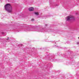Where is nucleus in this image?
I'll list each match as a JSON object with an SVG mask.
<instances>
[{"mask_svg":"<svg viewBox=\"0 0 79 79\" xmlns=\"http://www.w3.org/2000/svg\"><path fill=\"white\" fill-rule=\"evenodd\" d=\"M5 8L6 10L9 13H11L13 11V9H12V7L11 6L10 4H6L5 6Z\"/></svg>","mask_w":79,"mask_h":79,"instance_id":"f257e3e1","label":"nucleus"},{"mask_svg":"<svg viewBox=\"0 0 79 79\" xmlns=\"http://www.w3.org/2000/svg\"><path fill=\"white\" fill-rule=\"evenodd\" d=\"M73 18V16L72 15L67 16L66 18V21H70V20H71V19H72Z\"/></svg>","mask_w":79,"mask_h":79,"instance_id":"f03ea898","label":"nucleus"},{"mask_svg":"<svg viewBox=\"0 0 79 79\" xmlns=\"http://www.w3.org/2000/svg\"><path fill=\"white\" fill-rule=\"evenodd\" d=\"M34 8H33V7H30L29 9V10L30 11H34Z\"/></svg>","mask_w":79,"mask_h":79,"instance_id":"7ed1b4c3","label":"nucleus"},{"mask_svg":"<svg viewBox=\"0 0 79 79\" xmlns=\"http://www.w3.org/2000/svg\"><path fill=\"white\" fill-rule=\"evenodd\" d=\"M35 15H38V12H35Z\"/></svg>","mask_w":79,"mask_h":79,"instance_id":"20e7f679","label":"nucleus"},{"mask_svg":"<svg viewBox=\"0 0 79 79\" xmlns=\"http://www.w3.org/2000/svg\"><path fill=\"white\" fill-rule=\"evenodd\" d=\"M34 19H31V21H34Z\"/></svg>","mask_w":79,"mask_h":79,"instance_id":"39448f33","label":"nucleus"},{"mask_svg":"<svg viewBox=\"0 0 79 79\" xmlns=\"http://www.w3.org/2000/svg\"><path fill=\"white\" fill-rule=\"evenodd\" d=\"M77 44H79V43H77Z\"/></svg>","mask_w":79,"mask_h":79,"instance_id":"423d86ee","label":"nucleus"},{"mask_svg":"<svg viewBox=\"0 0 79 79\" xmlns=\"http://www.w3.org/2000/svg\"><path fill=\"white\" fill-rule=\"evenodd\" d=\"M8 39H9V37H8Z\"/></svg>","mask_w":79,"mask_h":79,"instance_id":"0eeeda50","label":"nucleus"},{"mask_svg":"<svg viewBox=\"0 0 79 79\" xmlns=\"http://www.w3.org/2000/svg\"><path fill=\"white\" fill-rule=\"evenodd\" d=\"M7 40H8V39H7Z\"/></svg>","mask_w":79,"mask_h":79,"instance_id":"6e6552de","label":"nucleus"},{"mask_svg":"<svg viewBox=\"0 0 79 79\" xmlns=\"http://www.w3.org/2000/svg\"><path fill=\"white\" fill-rule=\"evenodd\" d=\"M78 39H79V37H78Z\"/></svg>","mask_w":79,"mask_h":79,"instance_id":"1a4fd4ad","label":"nucleus"}]
</instances>
